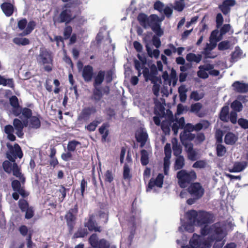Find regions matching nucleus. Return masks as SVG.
<instances>
[{"label":"nucleus","instance_id":"1","mask_svg":"<svg viewBox=\"0 0 248 248\" xmlns=\"http://www.w3.org/2000/svg\"><path fill=\"white\" fill-rule=\"evenodd\" d=\"M7 147L8 150L6 153V158L8 160L3 162V169L7 173H12L14 176L19 178L22 182H24L25 178L22 174L21 168L16 161L17 158H22L23 154L22 149L17 143H15L14 146L8 143Z\"/></svg>","mask_w":248,"mask_h":248},{"label":"nucleus","instance_id":"2","mask_svg":"<svg viewBox=\"0 0 248 248\" xmlns=\"http://www.w3.org/2000/svg\"><path fill=\"white\" fill-rule=\"evenodd\" d=\"M187 220L189 223L198 226L208 225L214 221V215L209 212L195 210H189L186 214Z\"/></svg>","mask_w":248,"mask_h":248},{"label":"nucleus","instance_id":"3","mask_svg":"<svg viewBox=\"0 0 248 248\" xmlns=\"http://www.w3.org/2000/svg\"><path fill=\"white\" fill-rule=\"evenodd\" d=\"M105 71L100 70L97 72L94 77L93 82V94L91 99L95 102L100 101L104 94L108 95L109 93L110 89L108 86L100 87L105 80Z\"/></svg>","mask_w":248,"mask_h":248},{"label":"nucleus","instance_id":"4","mask_svg":"<svg viewBox=\"0 0 248 248\" xmlns=\"http://www.w3.org/2000/svg\"><path fill=\"white\" fill-rule=\"evenodd\" d=\"M72 4L65 3L62 6V10L59 15H54L52 19L53 24L56 26L61 23H65V25L70 23L76 18L77 16L74 15L71 10Z\"/></svg>","mask_w":248,"mask_h":248},{"label":"nucleus","instance_id":"5","mask_svg":"<svg viewBox=\"0 0 248 248\" xmlns=\"http://www.w3.org/2000/svg\"><path fill=\"white\" fill-rule=\"evenodd\" d=\"M39 64L44 66L45 71L49 72L52 70L53 58L52 52L45 47L40 49L39 54L36 57Z\"/></svg>","mask_w":248,"mask_h":248},{"label":"nucleus","instance_id":"6","mask_svg":"<svg viewBox=\"0 0 248 248\" xmlns=\"http://www.w3.org/2000/svg\"><path fill=\"white\" fill-rule=\"evenodd\" d=\"M176 177L179 186L184 188L196 179L197 175L193 170L188 171L186 170H181L177 172Z\"/></svg>","mask_w":248,"mask_h":248},{"label":"nucleus","instance_id":"7","mask_svg":"<svg viewBox=\"0 0 248 248\" xmlns=\"http://www.w3.org/2000/svg\"><path fill=\"white\" fill-rule=\"evenodd\" d=\"M78 212V205L76 204L73 208L69 209L64 216L69 233L71 234L73 232L76 225Z\"/></svg>","mask_w":248,"mask_h":248},{"label":"nucleus","instance_id":"8","mask_svg":"<svg viewBox=\"0 0 248 248\" xmlns=\"http://www.w3.org/2000/svg\"><path fill=\"white\" fill-rule=\"evenodd\" d=\"M211 233L208 237L209 242H221L226 236V233L219 222H217L211 226Z\"/></svg>","mask_w":248,"mask_h":248},{"label":"nucleus","instance_id":"9","mask_svg":"<svg viewBox=\"0 0 248 248\" xmlns=\"http://www.w3.org/2000/svg\"><path fill=\"white\" fill-rule=\"evenodd\" d=\"M36 23L34 21H30L28 23L27 20L24 18L20 19L17 22V27L21 30H24L18 34V36L23 37L30 34L34 29Z\"/></svg>","mask_w":248,"mask_h":248},{"label":"nucleus","instance_id":"10","mask_svg":"<svg viewBox=\"0 0 248 248\" xmlns=\"http://www.w3.org/2000/svg\"><path fill=\"white\" fill-rule=\"evenodd\" d=\"M162 19H160L157 15L152 14L150 16L148 23V28H151L155 34L160 37L163 34V31L161 28V23Z\"/></svg>","mask_w":248,"mask_h":248},{"label":"nucleus","instance_id":"11","mask_svg":"<svg viewBox=\"0 0 248 248\" xmlns=\"http://www.w3.org/2000/svg\"><path fill=\"white\" fill-rule=\"evenodd\" d=\"M78 67L79 70L82 69L81 75L85 82L89 83L94 79V70L92 65L88 64L83 66L82 62L79 61L78 63Z\"/></svg>","mask_w":248,"mask_h":248},{"label":"nucleus","instance_id":"12","mask_svg":"<svg viewBox=\"0 0 248 248\" xmlns=\"http://www.w3.org/2000/svg\"><path fill=\"white\" fill-rule=\"evenodd\" d=\"M189 194L193 197L201 199L204 193V189L199 182L192 183L187 188Z\"/></svg>","mask_w":248,"mask_h":248},{"label":"nucleus","instance_id":"13","mask_svg":"<svg viewBox=\"0 0 248 248\" xmlns=\"http://www.w3.org/2000/svg\"><path fill=\"white\" fill-rule=\"evenodd\" d=\"M97 109L94 106L85 107L78 115V120L80 122H87L91 115L96 113Z\"/></svg>","mask_w":248,"mask_h":248},{"label":"nucleus","instance_id":"14","mask_svg":"<svg viewBox=\"0 0 248 248\" xmlns=\"http://www.w3.org/2000/svg\"><path fill=\"white\" fill-rule=\"evenodd\" d=\"M94 215L93 214L90 215L89 218L84 223L85 227H86L88 230L91 231L100 232L102 229L100 226H98L96 221L94 220Z\"/></svg>","mask_w":248,"mask_h":248},{"label":"nucleus","instance_id":"15","mask_svg":"<svg viewBox=\"0 0 248 248\" xmlns=\"http://www.w3.org/2000/svg\"><path fill=\"white\" fill-rule=\"evenodd\" d=\"M164 176L162 173H159L155 179L152 178L149 182L147 191L151 190L155 186L162 187L163 184Z\"/></svg>","mask_w":248,"mask_h":248},{"label":"nucleus","instance_id":"16","mask_svg":"<svg viewBox=\"0 0 248 248\" xmlns=\"http://www.w3.org/2000/svg\"><path fill=\"white\" fill-rule=\"evenodd\" d=\"M235 4V0H224L222 4L218 6V8L224 15H226L230 13L231 7L233 6Z\"/></svg>","mask_w":248,"mask_h":248},{"label":"nucleus","instance_id":"17","mask_svg":"<svg viewBox=\"0 0 248 248\" xmlns=\"http://www.w3.org/2000/svg\"><path fill=\"white\" fill-rule=\"evenodd\" d=\"M232 87L233 90L239 93H247L248 92V84L239 81H234Z\"/></svg>","mask_w":248,"mask_h":248},{"label":"nucleus","instance_id":"18","mask_svg":"<svg viewBox=\"0 0 248 248\" xmlns=\"http://www.w3.org/2000/svg\"><path fill=\"white\" fill-rule=\"evenodd\" d=\"M0 8L6 16L9 17L13 14L14 6L11 3L3 2L1 4Z\"/></svg>","mask_w":248,"mask_h":248},{"label":"nucleus","instance_id":"19","mask_svg":"<svg viewBox=\"0 0 248 248\" xmlns=\"http://www.w3.org/2000/svg\"><path fill=\"white\" fill-rule=\"evenodd\" d=\"M149 18L150 16H148L147 15L143 13H140L137 16V20L139 24L145 29L148 28Z\"/></svg>","mask_w":248,"mask_h":248},{"label":"nucleus","instance_id":"20","mask_svg":"<svg viewBox=\"0 0 248 248\" xmlns=\"http://www.w3.org/2000/svg\"><path fill=\"white\" fill-rule=\"evenodd\" d=\"M148 136L146 132L141 131L136 135V139L137 142L140 143V147L142 148L145 144Z\"/></svg>","mask_w":248,"mask_h":248},{"label":"nucleus","instance_id":"21","mask_svg":"<svg viewBox=\"0 0 248 248\" xmlns=\"http://www.w3.org/2000/svg\"><path fill=\"white\" fill-rule=\"evenodd\" d=\"M4 132L7 135V138L12 141L16 140V137L13 134L14 132V127L11 124H8L4 127Z\"/></svg>","mask_w":248,"mask_h":248},{"label":"nucleus","instance_id":"22","mask_svg":"<svg viewBox=\"0 0 248 248\" xmlns=\"http://www.w3.org/2000/svg\"><path fill=\"white\" fill-rule=\"evenodd\" d=\"M238 138L232 132L227 133L224 138V142L228 145H233L235 143Z\"/></svg>","mask_w":248,"mask_h":248},{"label":"nucleus","instance_id":"23","mask_svg":"<svg viewBox=\"0 0 248 248\" xmlns=\"http://www.w3.org/2000/svg\"><path fill=\"white\" fill-rule=\"evenodd\" d=\"M189 244L194 248H200L202 245V241L200 235L194 233L192 238L190 239Z\"/></svg>","mask_w":248,"mask_h":248},{"label":"nucleus","instance_id":"24","mask_svg":"<svg viewBox=\"0 0 248 248\" xmlns=\"http://www.w3.org/2000/svg\"><path fill=\"white\" fill-rule=\"evenodd\" d=\"M180 137L181 142H187L193 140L195 135L187 131H183L180 134Z\"/></svg>","mask_w":248,"mask_h":248},{"label":"nucleus","instance_id":"25","mask_svg":"<svg viewBox=\"0 0 248 248\" xmlns=\"http://www.w3.org/2000/svg\"><path fill=\"white\" fill-rule=\"evenodd\" d=\"M109 127L108 123H104L99 128V132L102 135V141H105L108 135V130L107 128Z\"/></svg>","mask_w":248,"mask_h":248},{"label":"nucleus","instance_id":"26","mask_svg":"<svg viewBox=\"0 0 248 248\" xmlns=\"http://www.w3.org/2000/svg\"><path fill=\"white\" fill-rule=\"evenodd\" d=\"M209 41L210 43L207 44L206 47L205 49V55L207 58H213L214 57H211L208 55L210 54L209 51H211L216 47L217 46V43L219 41V39L214 41L210 40Z\"/></svg>","mask_w":248,"mask_h":248},{"label":"nucleus","instance_id":"27","mask_svg":"<svg viewBox=\"0 0 248 248\" xmlns=\"http://www.w3.org/2000/svg\"><path fill=\"white\" fill-rule=\"evenodd\" d=\"M229 113V108L228 106H225L222 108L219 113V119L224 122L228 121V115Z\"/></svg>","mask_w":248,"mask_h":248},{"label":"nucleus","instance_id":"28","mask_svg":"<svg viewBox=\"0 0 248 248\" xmlns=\"http://www.w3.org/2000/svg\"><path fill=\"white\" fill-rule=\"evenodd\" d=\"M202 56L200 54L196 55L193 53H189L186 56L187 61L192 62L199 63L202 60Z\"/></svg>","mask_w":248,"mask_h":248},{"label":"nucleus","instance_id":"29","mask_svg":"<svg viewBox=\"0 0 248 248\" xmlns=\"http://www.w3.org/2000/svg\"><path fill=\"white\" fill-rule=\"evenodd\" d=\"M123 177L124 180L128 181H130L132 178V174L131 173L130 169L126 163H125L124 166Z\"/></svg>","mask_w":248,"mask_h":248},{"label":"nucleus","instance_id":"30","mask_svg":"<svg viewBox=\"0 0 248 248\" xmlns=\"http://www.w3.org/2000/svg\"><path fill=\"white\" fill-rule=\"evenodd\" d=\"M216 148L217 155L218 157L223 156L226 154V148L221 143H216Z\"/></svg>","mask_w":248,"mask_h":248},{"label":"nucleus","instance_id":"31","mask_svg":"<svg viewBox=\"0 0 248 248\" xmlns=\"http://www.w3.org/2000/svg\"><path fill=\"white\" fill-rule=\"evenodd\" d=\"M185 166V158L183 156H176L174 163V169L175 170H180Z\"/></svg>","mask_w":248,"mask_h":248},{"label":"nucleus","instance_id":"32","mask_svg":"<svg viewBox=\"0 0 248 248\" xmlns=\"http://www.w3.org/2000/svg\"><path fill=\"white\" fill-rule=\"evenodd\" d=\"M0 85H2L4 86H8L12 89H14L15 87L13 78L6 79L1 75H0Z\"/></svg>","mask_w":248,"mask_h":248},{"label":"nucleus","instance_id":"33","mask_svg":"<svg viewBox=\"0 0 248 248\" xmlns=\"http://www.w3.org/2000/svg\"><path fill=\"white\" fill-rule=\"evenodd\" d=\"M242 51L239 47H236L235 50L231 54V61L232 62H237L242 55Z\"/></svg>","mask_w":248,"mask_h":248},{"label":"nucleus","instance_id":"34","mask_svg":"<svg viewBox=\"0 0 248 248\" xmlns=\"http://www.w3.org/2000/svg\"><path fill=\"white\" fill-rule=\"evenodd\" d=\"M13 42L18 46H26L30 43V41L29 39L19 37L14 38L13 40Z\"/></svg>","mask_w":248,"mask_h":248},{"label":"nucleus","instance_id":"35","mask_svg":"<svg viewBox=\"0 0 248 248\" xmlns=\"http://www.w3.org/2000/svg\"><path fill=\"white\" fill-rule=\"evenodd\" d=\"M141 157L140 162L143 166H146L149 163V153L145 149L140 151Z\"/></svg>","mask_w":248,"mask_h":248},{"label":"nucleus","instance_id":"36","mask_svg":"<svg viewBox=\"0 0 248 248\" xmlns=\"http://www.w3.org/2000/svg\"><path fill=\"white\" fill-rule=\"evenodd\" d=\"M154 113L160 117H164L165 114L164 107L160 103L156 104L155 108Z\"/></svg>","mask_w":248,"mask_h":248},{"label":"nucleus","instance_id":"37","mask_svg":"<svg viewBox=\"0 0 248 248\" xmlns=\"http://www.w3.org/2000/svg\"><path fill=\"white\" fill-rule=\"evenodd\" d=\"M81 143L76 140H70L67 146V150L71 152H75L76 150V148L78 145H80Z\"/></svg>","mask_w":248,"mask_h":248},{"label":"nucleus","instance_id":"38","mask_svg":"<svg viewBox=\"0 0 248 248\" xmlns=\"http://www.w3.org/2000/svg\"><path fill=\"white\" fill-rule=\"evenodd\" d=\"M30 125L31 127L35 129L39 128L41 126L40 119L36 116H32L30 118Z\"/></svg>","mask_w":248,"mask_h":248},{"label":"nucleus","instance_id":"39","mask_svg":"<svg viewBox=\"0 0 248 248\" xmlns=\"http://www.w3.org/2000/svg\"><path fill=\"white\" fill-rule=\"evenodd\" d=\"M88 234V232L87 229L80 228L74 233V237L75 238L84 237Z\"/></svg>","mask_w":248,"mask_h":248},{"label":"nucleus","instance_id":"40","mask_svg":"<svg viewBox=\"0 0 248 248\" xmlns=\"http://www.w3.org/2000/svg\"><path fill=\"white\" fill-rule=\"evenodd\" d=\"M22 114L26 119L25 120L23 121V123L26 122V124H28V120L32 116V110L29 108H22Z\"/></svg>","mask_w":248,"mask_h":248},{"label":"nucleus","instance_id":"41","mask_svg":"<svg viewBox=\"0 0 248 248\" xmlns=\"http://www.w3.org/2000/svg\"><path fill=\"white\" fill-rule=\"evenodd\" d=\"M231 107L234 111L240 112L242 110L243 105L239 101L235 100L231 104Z\"/></svg>","mask_w":248,"mask_h":248},{"label":"nucleus","instance_id":"42","mask_svg":"<svg viewBox=\"0 0 248 248\" xmlns=\"http://www.w3.org/2000/svg\"><path fill=\"white\" fill-rule=\"evenodd\" d=\"M172 150H173V154L174 156H182L181 154L182 152V146L178 144L177 142L175 143H173L172 144Z\"/></svg>","mask_w":248,"mask_h":248},{"label":"nucleus","instance_id":"43","mask_svg":"<svg viewBox=\"0 0 248 248\" xmlns=\"http://www.w3.org/2000/svg\"><path fill=\"white\" fill-rule=\"evenodd\" d=\"M13 125L14 126V128L16 130H17L23 129L24 126H26L27 125V124H26V122L23 123L19 119L15 118L13 120Z\"/></svg>","mask_w":248,"mask_h":248},{"label":"nucleus","instance_id":"44","mask_svg":"<svg viewBox=\"0 0 248 248\" xmlns=\"http://www.w3.org/2000/svg\"><path fill=\"white\" fill-rule=\"evenodd\" d=\"M157 74V69L155 64H153L150 67V79L152 82H155V79L156 78Z\"/></svg>","mask_w":248,"mask_h":248},{"label":"nucleus","instance_id":"45","mask_svg":"<svg viewBox=\"0 0 248 248\" xmlns=\"http://www.w3.org/2000/svg\"><path fill=\"white\" fill-rule=\"evenodd\" d=\"M69 189L66 188L63 185L60 186V189H59V192L61 194L59 197V200L60 202H62L64 200L66 196V192Z\"/></svg>","mask_w":248,"mask_h":248},{"label":"nucleus","instance_id":"46","mask_svg":"<svg viewBox=\"0 0 248 248\" xmlns=\"http://www.w3.org/2000/svg\"><path fill=\"white\" fill-rule=\"evenodd\" d=\"M91 246L93 248H98V242L97 235L95 233L92 234L89 238Z\"/></svg>","mask_w":248,"mask_h":248},{"label":"nucleus","instance_id":"47","mask_svg":"<svg viewBox=\"0 0 248 248\" xmlns=\"http://www.w3.org/2000/svg\"><path fill=\"white\" fill-rule=\"evenodd\" d=\"M18 206L22 212H25L29 207V203L26 200L21 199L19 200Z\"/></svg>","mask_w":248,"mask_h":248},{"label":"nucleus","instance_id":"48","mask_svg":"<svg viewBox=\"0 0 248 248\" xmlns=\"http://www.w3.org/2000/svg\"><path fill=\"white\" fill-rule=\"evenodd\" d=\"M170 123L163 121L161 124V128L165 135L170 134Z\"/></svg>","mask_w":248,"mask_h":248},{"label":"nucleus","instance_id":"49","mask_svg":"<svg viewBox=\"0 0 248 248\" xmlns=\"http://www.w3.org/2000/svg\"><path fill=\"white\" fill-rule=\"evenodd\" d=\"M104 181L111 183L114 180L113 174L111 170H107L104 174Z\"/></svg>","mask_w":248,"mask_h":248},{"label":"nucleus","instance_id":"50","mask_svg":"<svg viewBox=\"0 0 248 248\" xmlns=\"http://www.w3.org/2000/svg\"><path fill=\"white\" fill-rule=\"evenodd\" d=\"M230 47V43L228 41H223L218 44V49L220 51L228 49Z\"/></svg>","mask_w":248,"mask_h":248},{"label":"nucleus","instance_id":"51","mask_svg":"<svg viewBox=\"0 0 248 248\" xmlns=\"http://www.w3.org/2000/svg\"><path fill=\"white\" fill-rule=\"evenodd\" d=\"M113 72L112 70H108L107 71L106 73L105 72V79L106 82L107 84L110 83L111 82L113 79Z\"/></svg>","mask_w":248,"mask_h":248},{"label":"nucleus","instance_id":"52","mask_svg":"<svg viewBox=\"0 0 248 248\" xmlns=\"http://www.w3.org/2000/svg\"><path fill=\"white\" fill-rule=\"evenodd\" d=\"M72 28L71 26H66L63 30V36L65 39H67L70 38L72 32Z\"/></svg>","mask_w":248,"mask_h":248},{"label":"nucleus","instance_id":"53","mask_svg":"<svg viewBox=\"0 0 248 248\" xmlns=\"http://www.w3.org/2000/svg\"><path fill=\"white\" fill-rule=\"evenodd\" d=\"M80 186L81 195L82 198H84V193L87 187V182L84 178L80 181Z\"/></svg>","mask_w":248,"mask_h":248},{"label":"nucleus","instance_id":"54","mask_svg":"<svg viewBox=\"0 0 248 248\" xmlns=\"http://www.w3.org/2000/svg\"><path fill=\"white\" fill-rule=\"evenodd\" d=\"M9 102L10 105L13 108L19 107L18 99L16 95L12 96L9 99Z\"/></svg>","mask_w":248,"mask_h":248},{"label":"nucleus","instance_id":"55","mask_svg":"<svg viewBox=\"0 0 248 248\" xmlns=\"http://www.w3.org/2000/svg\"><path fill=\"white\" fill-rule=\"evenodd\" d=\"M204 226L201 229V234L202 236H205L211 233V226H208V225H203Z\"/></svg>","mask_w":248,"mask_h":248},{"label":"nucleus","instance_id":"56","mask_svg":"<svg viewBox=\"0 0 248 248\" xmlns=\"http://www.w3.org/2000/svg\"><path fill=\"white\" fill-rule=\"evenodd\" d=\"M224 133L222 130L218 129H217L215 133V138L216 139V143H222V138L223 136Z\"/></svg>","mask_w":248,"mask_h":248},{"label":"nucleus","instance_id":"57","mask_svg":"<svg viewBox=\"0 0 248 248\" xmlns=\"http://www.w3.org/2000/svg\"><path fill=\"white\" fill-rule=\"evenodd\" d=\"M202 107V104L199 102L193 104L190 107V111L192 112L197 113L201 110Z\"/></svg>","mask_w":248,"mask_h":248},{"label":"nucleus","instance_id":"58","mask_svg":"<svg viewBox=\"0 0 248 248\" xmlns=\"http://www.w3.org/2000/svg\"><path fill=\"white\" fill-rule=\"evenodd\" d=\"M206 162L204 160H200L197 161L193 164L192 167L194 168L202 169L205 168Z\"/></svg>","mask_w":248,"mask_h":248},{"label":"nucleus","instance_id":"59","mask_svg":"<svg viewBox=\"0 0 248 248\" xmlns=\"http://www.w3.org/2000/svg\"><path fill=\"white\" fill-rule=\"evenodd\" d=\"M183 1H176L174 3V10L178 11L181 12L185 8V4L183 2Z\"/></svg>","mask_w":248,"mask_h":248},{"label":"nucleus","instance_id":"60","mask_svg":"<svg viewBox=\"0 0 248 248\" xmlns=\"http://www.w3.org/2000/svg\"><path fill=\"white\" fill-rule=\"evenodd\" d=\"M99 123L97 121H93L87 125L86 128L89 131H94Z\"/></svg>","mask_w":248,"mask_h":248},{"label":"nucleus","instance_id":"61","mask_svg":"<svg viewBox=\"0 0 248 248\" xmlns=\"http://www.w3.org/2000/svg\"><path fill=\"white\" fill-rule=\"evenodd\" d=\"M231 29V26L229 24H226L223 25V26L220 28L219 32H220V36H222L223 35L225 34L226 33L229 32Z\"/></svg>","mask_w":248,"mask_h":248},{"label":"nucleus","instance_id":"62","mask_svg":"<svg viewBox=\"0 0 248 248\" xmlns=\"http://www.w3.org/2000/svg\"><path fill=\"white\" fill-rule=\"evenodd\" d=\"M199 70L197 72L198 76L203 79L207 78L209 77L208 74L206 72V71L203 70V69L201 68V66L199 67Z\"/></svg>","mask_w":248,"mask_h":248},{"label":"nucleus","instance_id":"63","mask_svg":"<svg viewBox=\"0 0 248 248\" xmlns=\"http://www.w3.org/2000/svg\"><path fill=\"white\" fill-rule=\"evenodd\" d=\"M11 186L13 190L16 192L22 187L20 182L17 180H13L12 182Z\"/></svg>","mask_w":248,"mask_h":248},{"label":"nucleus","instance_id":"64","mask_svg":"<svg viewBox=\"0 0 248 248\" xmlns=\"http://www.w3.org/2000/svg\"><path fill=\"white\" fill-rule=\"evenodd\" d=\"M238 124L244 129H248V120L244 119V118H240L238 120Z\"/></svg>","mask_w":248,"mask_h":248}]
</instances>
